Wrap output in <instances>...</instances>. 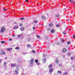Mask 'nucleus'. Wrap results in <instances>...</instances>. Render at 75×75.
I'll use <instances>...</instances> for the list:
<instances>
[{"label":"nucleus","instance_id":"4be33fe9","mask_svg":"<svg viewBox=\"0 0 75 75\" xmlns=\"http://www.w3.org/2000/svg\"><path fill=\"white\" fill-rule=\"evenodd\" d=\"M45 57H46V54H45V53H44L43 54V57L44 58H45Z\"/></svg>","mask_w":75,"mask_h":75},{"label":"nucleus","instance_id":"2eb2a0df","mask_svg":"<svg viewBox=\"0 0 75 75\" xmlns=\"http://www.w3.org/2000/svg\"><path fill=\"white\" fill-rule=\"evenodd\" d=\"M24 27H22L21 28V31H23V30H24Z\"/></svg>","mask_w":75,"mask_h":75},{"label":"nucleus","instance_id":"09e8293b","mask_svg":"<svg viewBox=\"0 0 75 75\" xmlns=\"http://www.w3.org/2000/svg\"><path fill=\"white\" fill-rule=\"evenodd\" d=\"M36 75H38V73Z\"/></svg>","mask_w":75,"mask_h":75},{"label":"nucleus","instance_id":"b1692460","mask_svg":"<svg viewBox=\"0 0 75 75\" xmlns=\"http://www.w3.org/2000/svg\"><path fill=\"white\" fill-rule=\"evenodd\" d=\"M6 42L5 41H1V43L2 44H4V43H5Z\"/></svg>","mask_w":75,"mask_h":75},{"label":"nucleus","instance_id":"a211bd4d","mask_svg":"<svg viewBox=\"0 0 75 75\" xmlns=\"http://www.w3.org/2000/svg\"><path fill=\"white\" fill-rule=\"evenodd\" d=\"M63 33L64 34V35H66V31L64 30L63 32Z\"/></svg>","mask_w":75,"mask_h":75},{"label":"nucleus","instance_id":"7c9ffc66","mask_svg":"<svg viewBox=\"0 0 75 75\" xmlns=\"http://www.w3.org/2000/svg\"><path fill=\"white\" fill-rule=\"evenodd\" d=\"M58 73H59L60 74H61V71H58Z\"/></svg>","mask_w":75,"mask_h":75},{"label":"nucleus","instance_id":"37998d69","mask_svg":"<svg viewBox=\"0 0 75 75\" xmlns=\"http://www.w3.org/2000/svg\"><path fill=\"white\" fill-rule=\"evenodd\" d=\"M57 45H59V42H58L57 43Z\"/></svg>","mask_w":75,"mask_h":75},{"label":"nucleus","instance_id":"58836bf2","mask_svg":"<svg viewBox=\"0 0 75 75\" xmlns=\"http://www.w3.org/2000/svg\"><path fill=\"white\" fill-rule=\"evenodd\" d=\"M12 35L13 37H15V36H16V35Z\"/></svg>","mask_w":75,"mask_h":75},{"label":"nucleus","instance_id":"49530a36","mask_svg":"<svg viewBox=\"0 0 75 75\" xmlns=\"http://www.w3.org/2000/svg\"><path fill=\"white\" fill-rule=\"evenodd\" d=\"M69 1H71V2H72V1H71V0H69Z\"/></svg>","mask_w":75,"mask_h":75},{"label":"nucleus","instance_id":"f257e3e1","mask_svg":"<svg viewBox=\"0 0 75 75\" xmlns=\"http://www.w3.org/2000/svg\"><path fill=\"white\" fill-rule=\"evenodd\" d=\"M49 67L50 69L49 72L50 73H52L53 72V68H52V65L50 64L49 66Z\"/></svg>","mask_w":75,"mask_h":75},{"label":"nucleus","instance_id":"f3484780","mask_svg":"<svg viewBox=\"0 0 75 75\" xmlns=\"http://www.w3.org/2000/svg\"><path fill=\"white\" fill-rule=\"evenodd\" d=\"M46 61V58H44V59H43V62L45 63Z\"/></svg>","mask_w":75,"mask_h":75},{"label":"nucleus","instance_id":"473e14b6","mask_svg":"<svg viewBox=\"0 0 75 75\" xmlns=\"http://www.w3.org/2000/svg\"><path fill=\"white\" fill-rule=\"evenodd\" d=\"M32 52H33V53H35V51H34L33 50L32 51Z\"/></svg>","mask_w":75,"mask_h":75},{"label":"nucleus","instance_id":"7ed1b4c3","mask_svg":"<svg viewBox=\"0 0 75 75\" xmlns=\"http://www.w3.org/2000/svg\"><path fill=\"white\" fill-rule=\"evenodd\" d=\"M11 66L12 68H14V67H17V64L16 63L11 64Z\"/></svg>","mask_w":75,"mask_h":75},{"label":"nucleus","instance_id":"e433bc0d","mask_svg":"<svg viewBox=\"0 0 75 75\" xmlns=\"http://www.w3.org/2000/svg\"><path fill=\"white\" fill-rule=\"evenodd\" d=\"M22 25H23V24H20L19 26H22Z\"/></svg>","mask_w":75,"mask_h":75},{"label":"nucleus","instance_id":"13d9d810","mask_svg":"<svg viewBox=\"0 0 75 75\" xmlns=\"http://www.w3.org/2000/svg\"><path fill=\"white\" fill-rule=\"evenodd\" d=\"M69 30H70V29H69Z\"/></svg>","mask_w":75,"mask_h":75},{"label":"nucleus","instance_id":"603ef678","mask_svg":"<svg viewBox=\"0 0 75 75\" xmlns=\"http://www.w3.org/2000/svg\"><path fill=\"white\" fill-rule=\"evenodd\" d=\"M47 48H49V46H47Z\"/></svg>","mask_w":75,"mask_h":75},{"label":"nucleus","instance_id":"a18cd8bd","mask_svg":"<svg viewBox=\"0 0 75 75\" xmlns=\"http://www.w3.org/2000/svg\"><path fill=\"white\" fill-rule=\"evenodd\" d=\"M72 2V3H74V4H75V1H72V2Z\"/></svg>","mask_w":75,"mask_h":75},{"label":"nucleus","instance_id":"c03bdc74","mask_svg":"<svg viewBox=\"0 0 75 75\" xmlns=\"http://www.w3.org/2000/svg\"><path fill=\"white\" fill-rule=\"evenodd\" d=\"M6 10H7V9H3V10H4V11H6Z\"/></svg>","mask_w":75,"mask_h":75},{"label":"nucleus","instance_id":"1a4fd4ad","mask_svg":"<svg viewBox=\"0 0 75 75\" xmlns=\"http://www.w3.org/2000/svg\"><path fill=\"white\" fill-rule=\"evenodd\" d=\"M7 64V62H4V67H6Z\"/></svg>","mask_w":75,"mask_h":75},{"label":"nucleus","instance_id":"6ab92c4d","mask_svg":"<svg viewBox=\"0 0 75 75\" xmlns=\"http://www.w3.org/2000/svg\"><path fill=\"white\" fill-rule=\"evenodd\" d=\"M15 72L16 73V74H18V71L17 70H15Z\"/></svg>","mask_w":75,"mask_h":75},{"label":"nucleus","instance_id":"c756f323","mask_svg":"<svg viewBox=\"0 0 75 75\" xmlns=\"http://www.w3.org/2000/svg\"><path fill=\"white\" fill-rule=\"evenodd\" d=\"M15 49L16 50H19L20 48L18 47H16V48H15Z\"/></svg>","mask_w":75,"mask_h":75},{"label":"nucleus","instance_id":"ddd939ff","mask_svg":"<svg viewBox=\"0 0 75 75\" xmlns=\"http://www.w3.org/2000/svg\"><path fill=\"white\" fill-rule=\"evenodd\" d=\"M21 36H22L21 35H17V38H21Z\"/></svg>","mask_w":75,"mask_h":75},{"label":"nucleus","instance_id":"8fccbe9b","mask_svg":"<svg viewBox=\"0 0 75 75\" xmlns=\"http://www.w3.org/2000/svg\"><path fill=\"white\" fill-rule=\"evenodd\" d=\"M23 54H25V53H23Z\"/></svg>","mask_w":75,"mask_h":75},{"label":"nucleus","instance_id":"aec40b11","mask_svg":"<svg viewBox=\"0 0 75 75\" xmlns=\"http://www.w3.org/2000/svg\"><path fill=\"white\" fill-rule=\"evenodd\" d=\"M51 33H54V30L53 29H52L51 31Z\"/></svg>","mask_w":75,"mask_h":75},{"label":"nucleus","instance_id":"bb28decb","mask_svg":"<svg viewBox=\"0 0 75 75\" xmlns=\"http://www.w3.org/2000/svg\"><path fill=\"white\" fill-rule=\"evenodd\" d=\"M38 60L37 59H36L35 60V62L36 63H37L38 62Z\"/></svg>","mask_w":75,"mask_h":75},{"label":"nucleus","instance_id":"20e7f679","mask_svg":"<svg viewBox=\"0 0 75 75\" xmlns=\"http://www.w3.org/2000/svg\"><path fill=\"white\" fill-rule=\"evenodd\" d=\"M5 31V28H4V27H2L1 29L0 32L1 33H3Z\"/></svg>","mask_w":75,"mask_h":75},{"label":"nucleus","instance_id":"f03ea898","mask_svg":"<svg viewBox=\"0 0 75 75\" xmlns=\"http://www.w3.org/2000/svg\"><path fill=\"white\" fill-rule=\"evenodd\" d=\"M34 59H32L30 61V66L31 67H32L33 66V64H34Z\"/></svg>","mask_w":75,"mask_h":75},{"label":"nucleus","instance_id":"c9c22d12","mask_svg":"<svg viewBox=\"0 0 75 75\" xmlns=\"http://www.w3.org/2000/svg\"><path fill=\"white\" fill-rule=\"evenodd\" d=\"M71 60H73L74 59V58L72 57H71Z\"/></svg>","mask_w":75,"mask_h":75},{"label":"nucleus","instance_id":"9b49d317","mask_svg":"<svg viewBox=\"0 0 75 75\" xmlns=\"http://www.w3.org/2000/svg\"><path fill=\"white\" fill-rule=\"evenodd\" d=\"M18 28V26H15L13 27V29H17Z\"/></svg>","mask_w":75,"mask_h":75},{"label":"nucleus","instance_id":"864d4df0","mask_svg":"<svg viewBox=\"0 0 75 75\" xmlns=\"http://www.w3.org/2000/svg\"><path fill=\"white\" fill-rule=\"evenodd\" d=\"M7 57H6L5 58V59H7Z\"/></svg>","mask_w":75,"mask_h":75},{"label":"nucleus","instance_id":"9d476101","mask_svg":"<svg viewBox=\"0 0 75 75\" xmlns=\"http://www.w3.org/2000/svg\"><path fill=\"white\" fill-rule=\"evenodd\" d=\"M7 50L8 51H11L12 50V48H8L7 49Z\"/></svg>","mask_w":75,"mask_h":75},{"label":"nucleus","instance_id":"2f4dec72","mask_svg":"<svg viewBox=\"0 0 75 75\" xmlns=\"http://www.w3.org/2000/svg\"><path fill=\"white\" fill-rule=\"evenodd\" d=\"M28 41H30V38H28Z\"/></svg>","mask_w":75,"mask_h":75},{"label":"nucleus","instance_id":"79ce46f5","mask_svg":"<svg viewBox=\"0 0 75 75\" xmlns=\"http://www.w3.org/2000/svg\"><path fill=\"white\" fill-rule=\"evenodd\" d=\"M37 63V65H40V63H38V62Z\"/></svg>","mask_w":75,"mask_h":75},{"label":"nucleus","instance_id":"6e6d98bb","mask_svg":"<svg viewBox=\"0 0 75 75\" xmlns=\"http://www.w3.org/2000/svg\"><path fill=\"white\" fill-rule=\"evenodd\" d=\"M14 23L15 24H17V23Z\"/></svg>","mask_w":75,"mask_h":75},{"label":"nucleus","instance_id":"f8f14e48","mask_svg":"<svg viewBox=\"0 0 75 75\" xmlns=\"http://www.w3.org/2000/svg\"><path fill=\"white\" fill-rule=\"evenodd\" d=\"M42 19H45V18H46V17L45 16H42Z\"/></svg>","mask_w":75,"mask_h":75},{"label":"nucleus","instance_id":"a19ab883","mask_svg":"<svg viewBox=\"0 0 75 75\" xmlns=\"http://www.w3.org/2000/svg\"><path fill=\"white\" fill-rule=\"evenodd\" d=\"M35 27H33V30H35Z\"/></svg>","mask_w":75,"mask_h":75},{"label":"nucleus","instance_id":"4d7b16f0","mask_svg":"<svg viewBox=\"0 0 75 75\" xmlns=\"http://www.w3.org/2000/svg\"><path fill=\"white\" fill-rule=\"evenodd\" d=\"M68 50H69V49H68Z\"/></svg>","mask_w":75,"mask_h":75},{"label":"nucleus","instance_id":"ea45409f","mask_svg":"<svg viewBox=\"0 0 75 75\" xmlns=\"http://www.w3.org/2000/svg\"><path fill=\"white\" fill-rule=\"evenodd\" d=\"M9 41H11L12 40V39L10 38L9 39Z\"/></svg>","mask_w":75,"mask_h":75},{"label":"nucleus","instance_id":"3c124183","mask_svg":"<svg viewBox=\"0 0 75 75\" xmlns=\"http://www.w3.org/2000/svg\"><path fill=\"white\" fill-rule=\"evenodd\" d=\"M63 57H65V56L64 55H63Z\"/></svg>","mask_w":75,"mask_h":75},{"label":"nucleus","instance_id":"5701e85b","mask_svg":"<svg viewBox=\"0 0 75 75\" xmlns=\"http://www.w3.org/2000/svg\"><path fill=\"white\" fill-rule=\"evenodd\" d=\"M36 37L38 38H40V36L38 35H36Z\"/></svg>","mask_w":75,"mask_h":75},{"label":"nucleus","instance_id":"cd10ccee","mask_svg":"<svg viewBox=\"0 0 75 75\" xmlns=\"http://www.w3.org/2000/svg\"><path fill=\"white\" fill-rule=\"evenodd\" d=\"M60 25H56V27H60Z\"/></svg>","mask_w":75,"mask_h":75},{"label":"nucleus","instance_id":"a878e982","mask_svg":"<svg viewBox=\"0 0 75 75\" xmlns=\"http://www.w3.org/2000/svg\"><path fill=\"white\" fill-rule=\"evenodd\" d=\"M34 23H38V21H34Z\"/></svg>","mask_w":75,"mask_h":75},{"label":"nucleus","instance_id":"dca6fc26","mask_svg":"<svg viewBox=\"0 0 75 75\" xmlns=\"http://www.w3.org/2000/svg\"><path fill=\"white\" fill-rule=\"evenodd\" d=\"M61 42H64L65 41V40L63 39H61Z\"/></svg>","mask_w":75,"mask_h":75},{"label":"nucleus","instance_id":"39448f33","mask_svg":"<svg viewBox=\"0 0 75 75\" xmlns=\"http://www.w3.org/2000/svg\"><path fill=\"white\" fill-rule=\"evenodd\" d=\"M5 54H6V53L5 52H4V51L2 50L1 51V55H5Z\"/></svg>","mask_w":75,"mask_h":75},{"label":"nucleus","instance_id":"de8ad7c7","mask_svg":"<svg viewBox=\"0 0 75 75\" xmlns=\"http://www.w3.org/2000/svg\"><path fill=\"white\" fill-rule=\"evenodd\" d=\"M25 1L26 2H27L28 1V0H26Z\"/></svg>","mask_w":75,"mask_h":75},{"label":"nucleus","instance_id":"4c0bfd02","mask_svg":"<svg viewBox=\"0 0 75 75\" xmlns=\"http://www.w3.org/2000/svg\"><path fill=\"white\" fill-rule=\"evenodd\" d=\"M73 38H74V39H75V35H73Z\"/></svg>","mask_w":75,"mask_h":75},{"label":"nucleus","instance_id":"c85d7f7f","mask_svg":"<svg viewBox=\"0 0 75 75\" xmlns=\"http://www.w3.org/2000/svg\"><path fill=\"white\" fill-rule=\"evenodd\" d=\"M27 47H28L29 48H30V45H27Z\"/></svg>","mask_w":75,"mask_h":75},{"label":"nucleus","instance_id":"412c9836","mask_svg":"<svg viewBox=\"0 0 75 75\" xmlns=\"http://www.w3.org/2000/svg\"><path fill=\"white\" fill-rule=\"evenodd\" d=\"M56 17H59V14H57L56 15Z\"/></svg>","mask_w":75,"mask_h":75},{"label":"nucleus","instance_id":"393cba45","mask_svg":"<svg viewBox=\"0 0 75 75\" xmlns=\"http://www.w3.org/2000/svg\"><path fill=\"white\" fill-rule=\"evenodd\" d=\"M20 20H23L24 19V18H20Z\"/></svg>","mask_w":75,"mask_h":75},{"label":"nucleus","instance_id":"0eeeda50","mask_svg":"<svg viewBox=\"0 0 75 75\" xmlns=\"http://www.w3.org/2000/svg\"><path fill=\"white\" fill-rule=\"evenodd\" d=\"M57 65L59 67H62V65L61 64H57Z\"/></svg>","mask_w":75,"mask_h":75},{"label":"nucleus","instance_id":"4468645a","mask_svg":"<svg viewBox=\"0 0 75 75\" xmlns=\"http://www.w3.org/2000/svg\"><path fill=\"white\" fill-rule=\"evenodd\" d=\"M50 27H52L53 26V24L52 23H50L49 25Z\"/></svg>","mask_w":75,"mask_h":75},{"label":"nucleus","instance_id":"423d86ee","mask_svg":"<svg viewBox=\"0 0 75 75\" xmlns=\"http://www.w3.org/2000/svg\"><path fill=\"white\" fill-rule=\"evenodd\" d=\"M56 63H58L59 62V59L58 58H56L55 60Z\"/></svg>","mask_w":75,"mask_h":75},{"label":"nucleus","instance_id":"72a5a7b5","mask_svg":"<svg viewBox=\"0 0 75 75\" xmlns=\"http://www.w3.org/2000/svg\"><path fill=\"white\" fill-rule=\"evenodd\" d=\"M67 44H68V45H69V44H70V42H67Z\"/></svg>","mask_w":75,"mask_h":75},{"label":"nucleus","instance_id":"f704fd0d","mask_svg":"<svg viewBox=\"0 0 75 75\" xmlns=\"http://www.w3.org/2000/svg\"><path fill=\"white\" fill-rule=\"evenodd\" d=\"M67 54L69 56L71 55V53H67Z\"/></svg>","mask_w":75,"mask_h":75},{"label":"nucleus","instance_id":"5fc2aeb1","mask_svg":"<svg viewBox=\"0 0 75 75\" xmlns=\"http://www.w3.org/2000/svg\"><path fill=\"white\" fill-rule=\"evenodd\" d=\"M1 59H0V62H1Z\"/></svg>","mask_w":75,"mask_h":75},{"label":"nucleus","instance_id":"6e6552de","mask_svg":"<svg viewBox=\"0 0 75 75\" xmlns=\"http://www.w3.org/2000/svg\"><path fill=\"white\" fill-rule=\"evenodd\" d=\"M62 51L63 52H65L67 51V49L65 48H64L63 49Z\"/></svg>","mask_w":75,"mask_h":75}]
</instances>
